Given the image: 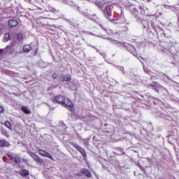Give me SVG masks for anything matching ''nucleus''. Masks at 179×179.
Segmentation results:
<instances>
[{"mask_svg":"<svg viewBox=\"0 0 179 179\" xmlns=\"http://www.w3.org/2000/svg\"><path fill=\"white\" fill-rule=\"evenodd\" d=\"M52 101L55 104H60L62 107H66V108H73V103L72 101L64 95H57L52 99Z\"/></svg>","mask_w":179,"mask_h":179,"instance_id":"1","label":"nucleus"},{"mask_svg":"<svg viewBox=\"0 0 179 179\" xmlns=\"http://www.w3.org/2000/svg\"><path fill=\"white\" fill-rule=\"evenodd\" d=\"M101 27L106 31V33L109 35L115 38L114 41H117V40H120V38H122L123 34L121 31H117L114 29H109L108 24H101Z\"/></svg>","mask_w":179,"mask_h":179,"instance_id":"2","label":"nucleus"},{"mask_svg":"<svg viewBox=\"0 0 179 179\" xmlns=\"http://www.w3.org/2000/svg\"><path fill=\"white\" fill-rule=\"evenodd\" d=\"M8 24L9 29H13V27H16V26H19V21L16 20V18L10 19L8 21Z\"/></svg>","mask_w":179,"mask_h":179,"instance_id":"3","label":"nucleus"},{"mask_svg":"<svg viewBox=\"0 0 179 179\" xmlns=\"http://www.w3.org/2000/svg\"><path fill=\"white\" fill-rule=\"evenodd\" d=\"M72 77L71 76V74L67 73V74H62L59 77V80H60V82H69L70 80H71Z\"/></svg>","mask_w":179,"mask_h":179,"instance_id":"4","label":"nucleus"},{"mask_svg":"<svg viewBox=\"0 0 179 179\" xmlns=\"http://www.w3.org/2000/svg\"><path fill=\"white\" fill-rule=\"evenodd\" d=\"M73 147L75 148V149H76V150H78V152H80V153H81L82 156H83L85 157V159H86V157H87V155L86 154V151L85 150V149H83L82 147L79 146L78 144H74Z\"/></svg>","mask_w":179,"mask_h":179,"instance_id":"5","label":"nucleus"},{"mask_svg":"<svg viewBox=\"0 0 179 179\" xmlns=\"http://www.w3.org/2000/svg\"><path fill=\"white\" fill-rule=\"evenodd\" d=\"M38 152L41 156H43V157H48V159H51L52 162H54V157H52V155H51V154H49L48 152L44 150H38Z\"/></svg>","mask_w":179,"mask_h":179,"instance_id":"6","label":"nucleus"},{"mask_svg":"<svg viewBox=\"0 0 179 179\" xmlns=\"http://www.w3.org/2000/svg\"><path fill=\"white\" fill-rule=\"evenodd\" d=\"M4 52L9 55H13L15 54V48L12 45H7L4 49Z\"/></svg>","mask_w":179,"mask_h":179,"instance_id":"7","label":"nucleus"},{"mask_svg":"<svg viewBox=\"0 0 179 179\" xmlns=\"http://www.w3.org/2000/svg\"><path fill=\"white\" fill-rule=\"evenodd\" d=\"M29 156H31L36 163H41L43 162V159H41L38 155H36V153L33 152H29Z\"/></svg>","mask_w":179,"mask_h":179,"instance_id":"8","label":"nucleus"},{"mask_svg":"<svg viewBox=\"0 0 179 179\" xmlns=\"http://www.w3.org/2000/svg\"><path fill=\"white\" fill-rule=\"evenodd\" d=\"M105 10H106V13H105V16L106 17H107V19H108V20H111L110 17L112 16V14H111V5H108L106 6V8H105Z\"/></svg>","mask_w":179,"mask_h":179,"instance_id":"9","label":"nucleus"},{"mask_svg":"<svg viewBox=\"0 0 179 179\" xmlns=\"http://www.w3.org/2000/svg\"><path fill=\"white\" fill-rule=\"evenodd\" d=\"M9 146H10V143L6 139L0 140V148H9Z\"/></svg>","mask_w":179,"mask_h":179,"instance_id":"10","label":"nucleus"},{"mask_svg":"<svg viewBox=\"0 0 179 179\" xmlns=\"http://www.w3.org/2000/svg\"><path fill=\"white\" fill-rule=\"evenodd\" d=\"M20 174L22 177H27L29 176V171L27 169H21Z\"/></svg>","mask_w":179,"mask_h":179,"instance_id":"11","label":"nucleus"},{"mask_svg":"<svg viewBox=\"0 0 179 179\" xmlns=\"http://www.w3.org/2000/svg\"><path fill=\"white\" fill-rule=\"evenodd\" d=\"M24 52H30L31 51V46L30 45H24L23 46Z\"/></svg>","mask_w":179,"mask_h":179,"instance_id":"12","label":"nucleus"},{"mask_svg":"<svg viewBox=\"0 0 179 179\" xmlns=\"http://www.w3.org/2000/svg\"><path fill=\"white\" fill-rule=\"evenodd\" d=\"M82 173H83V174H85L88 178L92 177V172H90V171H89L88 169H83V171H82Z\"/></svg>","mask_w":179,"mask_h":179,"instance_id":"13","label":"nucleus"},{"mask_svg":"<svg viewBox=\"0 0 179 179\" xmlns=\"http://www.w3.org/2000/svg\"><path fill=\"white\" fill-rule=\"evenodd\" d=\"M154 84H149L148 85V89H153L154 90H156V87H157V83L153 82Z\"/></svg>","mask_w":179,"mask_h":179,"instance_id":"14","label":"nucleus"},{"mask_svg":"<svg viewBox=\"0 0 179 179\" xmlns=\"http://www.w3.org/2000/svg\"><path fill=\"white\" fill-rule=\"evenodd\" d=\"M4 125L5 127H6V128H8L10 131L13 130L12 124H10V122H9L8 120L4 122Z\"/></svg>","mask_w":179,"mask_h":179,"instance_id":"15","label":"nucleus"},{"mask_svg":"<svg viewBox=\"0 0 179 179\" xmlns=\"http://www.w3.org/2000/svg\"><path fill=\"white\" fill-rule=\"evenodd\" d=\"M112 23H113V24H121V23H124V21H121V19L118 18L117 20H112Z\"/></svg>","mask_w":179,"mask_h":179,"instance_id":"16","label":"nucleus"},{"mask_svg":"<svg viewBox=\"0 0 179 179\" xmlns=\"http://www.w3.org/2000/svg\"><path fill=\"white\" fill-rule=\"evenodd\" d=\"M21 110L25 114H31V113L30 110H29V109H27V107H26V106H22Z\"/></svg>","mask_w":179,"mask_h":179,"instance_id":"17","label":"nucleus"},{"mask_svg":"<svg viewBox=\"0 0 179 179\" xmlns=\"http://www.w3.org/2000/svg\"><path fill=\"white\" fill-rule=\"evenodd\" d=\"M9 38H10V34H6L4 35V37H3V41L6 42V41H9Z\"/></svg>","mask_w":179,"mask_h":179,"instance_id":"18","label":"nucleus"},{"mask_svg":"<svg viewBox=\"0 0 179 179\" xmlns=\"http://www.w3.org/2000/svg\"><path fill=\"white\" fill-rule=\"evenodd\" d=\"M17 40L18 41H22V40H23V34L19 33V34L17 35Z\"/></svg>","mask_w":179,"mask_h":179,"instance_id":"19","label":"nucleus"},{"mask_svg":"<svg viewBox=\"0 0 179 179\" xmlns=\"http://www.w3.org/2000/svg\"><path fill=\"white\" fill-rule=\"evenodd\" d=\"M1 133L3 134V135H5L6 138H9V134L5 129H1Z\"/></svg>","mask_w":179,"mask_h":179,"instance_id":"20","label":"nucleus"},{"mask_svg":"<svg viewBox=\"0 0 179 179\" xmlns=\"http://www.w3.org/2000/svg\"><path fill=\"white\" fill-rule=\"evenodd\" d=\"M15 163H20V157L16 156L14 157Z\"/></svg>","mask_w":179,"mask_h":179,"instance_id":"21","label":"nucleus"},{"mask_svg":"<svg viewBox=\"0 0 179 179\" xmlns=\"http://www.w3.org/2000/svg\"><path fill=\"white\" fill-rule=\"evenodd\" d=\"M58 76H59V75H58V73H54L52 75V78L53 79H58Z\"/></svg>","mask_w":179,"mask_h":179,"instance_id":"22","label":"nucleus"},{"mask_svg":"<svg viewBox=\"0 0 179 179\" xmlns=\"http://www.w3.org/2000/svg\"><path fill=\"white\" fill-rule=\"evenodd\" d=\"M8 157H9L10 160H13V155L10 154H7Z\"/></svg>","mask_w":179,"mask_h":179,"instance_id":"23","label":"nucleus"},{"mask_svg":"<svg viewBox=\"0 0 179 179\" xmlns=\"http://www.w3.org/2000/svg\"><path fill=\"white\" fill-rule=\"evenodd\" d=\"M3 111H4L3 107L0 106V113H3Z\"/></svg>","mask_w":179,"mask_h":179,"instance_id":"24","label":"nucleus"},{"mask_svg":"<svg viewBox=\"0 0 179 179\" xmlns=\"http://www.w3.org/2000/svg\"><path fill=\"white\" fill-rule=\"evenodd\" d=\"M38 52V48H37L36 50L34 51V55H37V53Z\"/></svg>","mask_w":179,"mask_h":179,"instance_id":"25","label":"nucleus"},{"mask_svg":"<svg viewBox=\"0 0 179 179\" xmlns=\"http://www.w3.org/2000/svg\"><path fill=\"white\" fill-rule=\"evenodd\" d=\"M3 51H5V49H0V54H2V52H3Z\"/></svg>","mask_w":179,"mask_h":179,"instance_id":"26","label":"nucleus"},{"mask_svg":"<svg viewBox=\"0 0 179 179\" xmlns=\"http://www.w3.org/2000/svg\"><path fill=\"white\" fill-rule=\"evenodd\" d=\"M44 20H45V19H42L41 23H42V24H47L46 23H43V22H44Z\"/></svg>","mask_w":179,"mask_h":179,"instance_id":"27","label":"nucleus"},{"mask_svg":"<svg viewBox=\"0 0 179 179\" xmlns=\"http://www.w3.org/2000/svg\"><path fill=\"white\" fill-rule=\"evenodd\" d=\"M0 33H2V28L0 27Z\"/></svg>","mask_w":179,"mask_h":179,"instance_id":"28","label":"nucleus"},{"mask_svg":"<svg viewBox=\"0 0 179 179\" xmlns=\"http://www.w3.org/2000/svg\"><path fill=\"white\" fill-rule=\"evenodd\" d=\"M0 13H1V10H0Z\"/></svg>","mask_w":179,"mask_h":179,"instance_id":"29","label":"nucleus"}]
</instances>
